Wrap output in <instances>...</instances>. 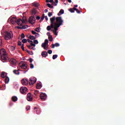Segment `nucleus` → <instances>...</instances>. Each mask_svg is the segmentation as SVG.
Returning <instances> with one entry per match:
<instances>
[{
	"instance_id": "obj_49",
	"label": "nucleus",
	"mask_w": 125,
	"mask_h": 125,
	"mask_svg": "<svg viewBox=\"0 0 125 125\" xmlns=\"http://www.w3.org/2000/svg\"><path fill=\"white\" fill-rule=\"evenodd\" d=\"M48 53L49 54H51V53H52V50H48Z\"/></svg>"
},
{
	"instance_id": "obj_51",
	"label": "nucleus",
	"mask_w": 125,
	"mask_h": 125,
	"mask_svg": "<svg viewBox=\"0 0 125 125\" xmlns=\"http://www.w3.org/2000/svg\"><path fill=\"white\" fill-rule=\"evenodd\" d=\"M30 68L31 69H34V64L32 63L30 64Z\"/></svg>"
},
{
	"instance_id": "obj_63",
	"label": "nucleus",
	"mask_w": 125,
	"mask_h": 125,
	"mask_svg": "<svg viewBox=\"0 0 125 125\" xmlns=\"http://www.w3.org/2000/svg\"><path fill=\"white\" fill-rule=\"evenodd\" d=\"M49 2H53V0H50Z\"/></svg>"
},
{
	"instance_id": "obj_32",
	"label": "nucleus",
	"mask_w": 125,
	"mask_h": 125,
	"mask_svg": "<svg viewBox=\"0 0 125 125\" xmlns=\"http://www.w3.org/2000/svg\"><path fill=\"white\" fill-rule=\"evenodd\" d=\"M74 10L76 11L77 13H78V14L81 13V11H80V10H79V9H78L76 7H74Z\"/></svg>"
},
{
	"instance_id": "obj_24",
	"label": "nucleus",
	"mask_w": 125,
	"mask_h": 125,
	"mask_svg": "<svg viewBox=\"0 0 125 125\" xmlns=\"http://www.w3.org/2000/svg\"><path fill=\"white\" fill-rule=\"evenodd\" d=\"M61 14H64V10L61 9L60 10V12L59 13H58V16H60Z\"/></svg>"
},
{
	"instance_id": "obj_1",
	"label": "nucleus",
	"mask_w": 125,
	"mask_h": 125,
	"mask_svg": "<svg viewBox=\"0 0 125 125\" xmlns=\"http://www.w3.org/2000/svg\"><path fill=\"white\" fill-rule=\"evenodd\" d=\"M50 22L51 23V26L53 27H56L57 28H59L60 26L63 25V20L61 17H55V16L53 17L50 19Z\"/></svg>"
},
{
	"instance_id": "obj_33",
	"label": "nucleus",
	"mask_w": 125,
	"mask_h": 125,
	"mask_svg": "<svg viewBox=\"0 0 125 125\" xmlns=\"http://www.w3.org/2000/svg\"><path fill=\"white\" fill-rule=\"evenodd\" d=\"M57 57H58V55H53L52 59H53V60H55V59H56V58H57Z\"/></svg>"
},
{
	"instance_id": "obj_19",
	"label": "nucleus",
	"mask_w": 125,
	"mask_h": 125,
	"mask_svg": "<svg viewBox=\"0 0 125 125\" xmlns=\"http://www.w3.org/2000/svg\"><path fill=\"white\" fill-rule=\"evenodd\" d=\"M6 73H5V72H2L1 73V78H2L3 79H5V78H6Z\"/></svg>"
},
{
	"instance_id": "obj_23",
	"label": "nucleus",
	"mask_w": 125,
	"mask_h": 125,
	"mask_svg": "<svg viewBox=\"0 0 125 125\" xmlns=\"http://www.w3.org/2000/svg\"><path fill=\"white\" fill-rule=\"evenodd\" d=\"M33 93L35 96H38V95L40 94V92L39 90H35Z\"/></svg>"
},
{
	"instance_id": "obj_18",
	"label": "nucleus",
	"mask_w": 125,
	"mask_h": 125,
	"mask_svg": "<svg viewBox=\"0 0 125 125\" xmlns=\"http://www.w3.org/2000/svg\"><path fill=\"white\" fill-rule=\"evenodd\" d=\"M42 47H43L44 49H45V50H47V49H48V46H47L44 43H42Z\"/></svg>"
},
{
	"instance_id": "obj_11",
	"label": "nucleus",
	"mask_w": 125,
	"mask_h": 125,
	"mask_svg": "<svg viewBox=\"0 0 125 125\" xmlns=\"http://www.w3.org/2000/svg\"><path fill=\"white\" fill-rule=\"evenodd\" d=\"M40 98L42 100H45V99H46V94L45 93H41L40 94Z\"/></svg>"
},
{
	"instance_id": "obj_31",
	"label": "nucleus",
	"mask_w": 125,
	"mask_h": 125,
	"mask_svg": "<svg viewBox=\"0 0 125 125\" xmlns=\"http://www.w3.org/2000/svg\"><path fill=\"white\" fill-rule=\"evenodd\" d=\"M26 52H27V53H28V54H30V55H33V54H34V53H33V51H29V50H27L26 51Z\"/></svg>"
},
{
	"instance_id": "obj_5",
	"label": "nucleus",
	"mask_w": 125,
	"mask_h": 125,
	"mask_svg": "<svg viewBox=\"0 0 125 125\" xmlns=\"http://www.w3.org/2000/svg\"><path fill=\"white\" fill-rule=\"evenodd\" d=\"M27 90H28V89H27V87L25 86L21 87L20 89V91L21 93H22V94H26V92H27Z\"/></svg>"
},
{
	"instance_id": "obj_64",
	"label": "nucleus",
	"mask_w": 125,
	"mask_h": 125,
	"mask_svg": "<svg viewBox=\"0 0 125 125\" xmlns=\"http://www.w3.org/2000/svg\"><path fill=\"white\" fill-rule=\"evenodd\" d=\"M46 2H49V0H46Z\"/></svg>"
},
{
	"instance_id": "obj_14",
	"label": "nucleus",
	"mask_w": 125,
	"mask_h": 125,
	"mask_svg": "<svg viewBox=\"0 0 125 125\" xmlns=\"http://www.w3.org/2000/svg\"><path fill=\"white\" fill-rule=\"evenodd\" d=\"M41 55L42 57H46L47 55H48V54L47 53V52L46 51H43L42 52Z\"/></svg>"
},
{
	"instance_id": "obj_40",
	"label": "nucleus",
	"mask_w": 125,
	"mask_h": 125,
	"mask_svg": "<svg viewBox=\"0 0 125 125\" xmlns=\"http://www.w3.org/2000/svg\"><path fill=\"white\" fill-rule=\"evenodd\" d=\"M44 43H45L46 45V44H48V40L47 39H45Z\"/></svg>"
},
{
	"instance_id": "obj_61",
	"label": "nucleus",
	"mask_w": 125,
	"mask_h": 125,
	"mask_svg": "<svg viewBox=\"0 0 125 125\" xmlns=\"http://www.w3.org/2000/svg\"><path fill=\"white\" fill-rule=\"evenodd\" d=\"M44 11H45V13H46V12H48V10L47 9H45Z\"/></svg>"
},
{
	"instance_id": "obj_52",
	"label": "nucleus",
	"mask_w": 125,
	"mask_h": 125,
	"mask_svg": "<svg viewBox=\"0 0 125 125\" xmlns=\"http://www.w3.org/2000/svg\"><path fill=\"white\" fill-rule=\"evenodd\" d=\"M29 60L30 63H32V62H33V59L30 58V59H29Z\"/></svg>"
},
{
	"instance_id": "obj_30",
	"label": "nucleus",
	"mask_w": 125,
	"mask_h": 125,
	"mask_svg": "<svg viewBox=\"0 0 125 125\" xmlns=\"http://www.w3.org/2000/svg\"><path fill=\"white\" fill-rule=\"evenodd\" d=\"M48 39L50 42H52V41H53V38H52V36L51 35L49 36Z\"/></svg>"
},
{
	"instance_id": "obj_41",
	"label": "nucleus",
	"mask_w": 125,
	"mask_h": 125,
	"mask_svg": "<svg viewBox=\"0 0 125 125\" xmlns=\"http://www.w3.org/2000/svg\"><path fill=\"white\" fill-rule=\"evenodd\" d=\"M34 44H38L39 43V41L37 40H35L34 41Z\"/></svg>"
},
{
	"instance_id": "obj_13",
	"label": "nucleus",
	"mask_w": 125,
	"mask_h": 125,
	"mask_svg": "<svg viewBox=\"0 0 125 125\" xmlns=\"http://www.w3.org/2000/svg\"><path fill=\"white\" fill-rule=\"evenodd\" d=\"M21 69H23V70H26V69H28V64L26 63H22L21 65Z\"/></svg>"
},
{
	"instance_id": "obj_3",
	"label": "nucleus",
	"mask_w": 125,
	"mask_h": 125,
	"mask_svg": "<svg viewBox=\"0 0 125 125\" xmlns=\"http://www.w3.org/2000/svg\"><path fill=\"white\" fill-rule=\"evenodd\" d=\"M13 37V33L11 31L8 32L6 31L5 34L4 38L6 41H9V40H11Z\"/></svg>"
},
{
	"instance_id": "obj_57",
	"label": "nucleus",
	"mask_w": 125,
	"mask_h": 125,
	"mask_svg": "<svg viewBox=\"0 0 125 125\" xmlns=\"http://www.w3.org/2000/svg\"><path fill=\"white\" fill-rule=\"evenodd\" d=\"M27 42H33V41H31V40H29V39H27Z\"/></svg>"
},
{
	"instance_id": "obj_29",
	"label": "nucleus",
	"mask_w": 125,
	"mask_h": 125,
	"mask_svg": "<svg viewBox=\"0 0 125 125\" xmlns=\"http://www.w3.org/2000/svg\"><path fill=\"white\" fill-rule=\"evenodd\" d=\"M29 39L32 41H34V40H36V37H35L34 36L30 35Z\"/></svg>"
},
{
	"instance_id": "obj_7",
	"label": "nucleus",
	"mask_w": 125,
	"mask_h": 125,
	"mask_svg": "<svg viewBox=\"0 0 125 125\" xmlns=\"http://www.w3.org/2000/svg\"><path fill=\"white\" fill-rule=\"evenodd\" d=\"M37 82V78H30L29 81H28L29 84L30 85H33L35 83Z\"/></svg>"
},
{
	"instance_id": "obj_2",
	"label": "nucleus",
	"mask_w": 125,
	"mask_h": 125,
	"mask_svg": "<svg viewBox=\"0 0 125 125\" xmlns=\"http://www.w3.org/2000/svg\"><path fill=\"white\" fill-rule=\"evenodd\" d=\"M0 57L2 60H4L6 61L7 60V54H6V51L4 49H2L0 51Z\"/></svg>"
},
{
	"instance_id": "obj_20",
	"label": "nucleus",
	"mask_w": 125,
	"mask_h": 125,
	"mask_svg": "<svg viewBox=\"0 0 125 125\" xmlns=\"http://www.w3.org/2000/svg\"><path fill=\"white\" fill-rule=\"evenodd\" d=\"M58 47V46H60V44L59 43H56L55 44H52V48H54V47Z\"/></svg>"
},
{
	"instance_id": "obj_27",
	"label": "nucleus",
	"mask_w": 125,
	"mask_h": 125,
	"mask_svg": "<svg viewBox=\"0 0 125 125\" xmlns=\"http://www.w3.org/2000/svg\"><path fill=\"white\" fill-rule=\"evenodd\" d=\"M33 6H35V7H38L39 5H40V4H39V3L38 2H34L32 3Z\"/></svg>"
},
{
	"instance_id": "obj_37",
	"label": "nucleus",
	"mask_w": 125,
	"mask_h": 125,
	"mask_svg": "<svg viewBox=\"0 0 125 125\" xmlns=\"http://www.w3.org/2000/svg\"><path fill=\"white\" fill-rule=\"evenodd\" d=\"M44 14H43L42 15V17H41V20H40V21L42 22V21L43 20V19H44Z\"/></svg>"
},
{
	"instance_id": "obj_6",
	"label": "nucleus",
	"mask_w": 125,
	"mask_h": 125,
	"mask_svg": "<svg viewBox=\"0 0 125 125\" xmlns=\"http://www.w3.org/2000/svg\"><path fill=\"white\" fill-rule=\"evenodd\" d=\"M9 22H10L11 24H14L17 22V19L15 17H13L11 19L9 18L8 19Z\"/></svg>"
},
{
	"instance_id": "obj_38",
	"label": "nucleus",
	"mask_w": 125,
	"mask_h": 125,
	"mask_svg": "<svg viewBox=\"0 0 125 125\" xmlns=\"http://www.w3.org/2000/svg\"><path fill=\"white\" fill-rule=\"evenodd\" d=\"M35 31H36V32H37L38 33H40V27H37L35 28Z\"/></svg>"
},
{
	"instance_id": "obj_60",
	"label": "nucleus",
	"mask_w": 125,
	"mask_h": 125,
	"mask_svg": "<svg viewBox=\"0 0 125 125\" xmlns=\"http://www.w3.org/2000/svg\"><path fill=\"white\" fill-rule=\"evenodd\" d=\"M47 36H50V32L47 33Z\"/></svg>"
},
{
	"instance_id": "obj_17",
	"label": "nucleus",
	"mask_w": 125,
	"mask_h": 125,
	"mask_svg": "<svg viewBox=\"0 0 125 125\" xmlns=\"http://www.w3.org/2000/svg\"><path fill=\"white\" fill-rule=\"evenodd\" d=\"M50 23H51L50 25H48L47 27V31H50L51 30V29H54L55 28V26L54 25V27H52V25H51V22H50Z\"/></svg>"
},
{
	"instance_id": "obj_43",
	"label": "nucleus",
	"mask_w": 125,
	"mask_h": 125,
	"mask_svg": "<svg viewBox=\"0 0 125 125\" xmlns=\"http://www.w3.org/2000/svg\"><path fill=\"white\" fill-rule=\"evenodd\" d=\"M48 16H49V17H51V16H52V12H49L48 13Z\"/></svg>"
},
{
	"instance_id": "obj_56",
	"label": "nucleus",
	"mask_w": 125,
	"mask_h": 125,
	"mask_svg": "<svg viewBox=\"0 0 125 125\" xmlns=\"http://www.w3.org/2000/svg\"><path fill=\"white\" fill-rule=\"evenodd\" d=\"M18 44V45H21V44H22V42H19Z\"/></svg>"
},
{
	"instance_id": "obj_15",
	"label": "nucleus",
	"mask_w": 125,
	"mask_h": 125,
	"mask_svg": "<svg viewBox=\"0 0 125 125\" xmlns=\"http://www.w3.org/2000/svg\"><path fill=\"white\" fill-rule=\"evenodd\" d=\"M10 61H11V64H12L13 65H14V66H15V65H16V63H17V61H16V60L14 59H12L10 60Z\"/></svg>"
},
{
	"instance_id": "obj_48",
	"label": "nucleus",
	"mask_w": 125,
	"mask_h": 125,
	"mask_svg": "<svg viewBox=\"0 0 125 125\" xmlns=\"http://www.w3.org/2000/svg\"><path fill=\"white\" fill-rule=\"evenodd\" d=\"M11 49L12 51H13L14 50H15V47L14 46H11Z\"/></svg>"
},
{
	"instance_id": "obj_12",
	"label": "nucleus",
	"mask_w": 125,
	"mask_h": 125,
	"mask_svg": "<svg viewBox=\"0 0 125 125\" xmlns=\"http://www.w3.org/2000/svg\"><path fill=\"white\" fill-rule=\"evenodd\" d=\"M34 110L35 112H36V114H37V115H40V114H41V109L39 108L35 107Z\"/></svg>"
},
{
	"instance_id": "obj_21",
	"label": "nucleus",
	"mask_w": 125,
	"mask_h": 125,
	"mask_svg": "<svg viewBox=\"0 0 125 125\" xmlns=\"http://www.w3.org/2000/svg\"><path fill=\"white\" fill-rule=\"evenodd\" d=\"M42 86V84H41L40 83H37L36 84V88L37 89H41Z\"/></svg>"
},
{
	"instance_id": "obj_9",
	"label": "nucleus",
	"mask_w": 125,
	"mask_h": 125,
	"mask_svg": "<svg viewBox=\"0 0 125 125\" xmlns=\"http://www.w3.org/2000/svg\"><path fill=\"white\" fill-rule=\"evenodd\" d=\"M27 100L29 102L33 101V97L30 93H28L27 95Z\"/></svg>"
},
{
	"instance_id": "obj_58",
	"label": "nucleus",
	"mask_w": 125,
	"mask_h": 125,
	"mask_svg": "<svg viewBox=\"0 0 125 125\" xmlns=\"http://www.w3.org/2000/svg\"><path fill=\"white\" fill-rule=\"evenodd\" d=\"M45 20H46V21H47V20H48V18H47V16H45Z\"/></svg>"
},
{
	"instance_id": "obj_59",
	"label": "nucleus",
	"mask_w": 125,
	"mask_h": 125,
	"mask_svg": "<svg viewBox=\"0 0 125 125\" xmlns=\"http://www.w3.org/2000/svg\"><path fill=\"white\" fill-rule=\"evenodd\" d=\"M27 47H28V48H29V49H31V45H28V46H27Z\"/></svg>"
},
{
	"instance_id": "obj_54",
	"label": "nucleus",
	"mask_w": 125,
	"mask_h": 125,
	"mask_svg": "<svg viewBox=\"0 0 125 125\" xmlns=\"http://www.w3.org/2000/svg\"><path fill=\"white\" fill-rule=\"evenodd\" d=\"M37 20H40L41 19V17L40 16L36 17Z\"/></svg>"
},
{
	"instance_id": "obj_25",
	"label": "nucleus",
	"mask_w": 125,
	"mask_h": 125,
	"mask_svg": "<svg viewBox=\"0 0 125 125\" xmlns=\"http://www.w3.org/2000/svg\"><path fill=\"white\" fill-rule=\"evenodd\" d=\"M13 73L15 75H20V72H19V71L18 70H13Z\"/></svg>"
},
{
	"instance_id": "obj_44",
	"label": "nucleus",
	"mask_w": 125,
	"mask_h": 125,
	"mask_svg": "<svg viewBox=\"0 0 125 125\" xmlns=\"http://www.w3.org/2000/svg\"><path fill=\"white\" fill-rule=\"evenodd\" d=\"M21 48L22 50H23V51H25V48H24V44H23L21 45Z\"/></svg>"
},
{
	"instance_id": "obj_62",
	"label": "nucleus",
	"mask_w": 125,
	"mask_h": 125,
	"mask_svg": "<svg viewBox=\"0 0 125 125\" xmlns=\"http://www.w3.org/2000/svg\"><path fill=\"white\" fill-rule=\"evenodd\" d=\"M67 1H68V2H69V3L72 2V0H67Z\"/></svg>"
},
{
	"instance_id": "obj_35",
	"label": "nucleus",
	"mask_w": 125,
	"mask_h": 125,
	"mask_svg": "<svg viewBox=\"0 0 125 125\" xmlns=\"http://www.w3.org/2000/svg\"><path fill=\"white\" fill-rule=\"evenodd\" d=\"M31 33L33 35H38V36L40 35L39 33H37V32H35L34 31L32 30Z\"/></svg>"
},
{
	"instance_id": "obj_4",
	"label": "nucleus",
	"mask_w": 125,
	"mask_h": 125,
	"mask_svg": "<svg viewBox=\"0 0 125 125\" xmlns=\"http://www.w3.org/2000/svg\"><path fill=\"white\" fill-rule=\"evenodd\" d=\"M28 22L32 25L35 24V23H36V18H35V16H32L29 17Z\"/></svg>"
},
{
	"instance_id": "obj_42",
	"label": "nucleus",
	"mask_w": 125,
	"mask_h": 125,
	"mask_svg": "<svg viewBox=\"0 0 125 125\" xmlns=\"http://www.w3.org/2000/svg\"><path fill=\"white\" fill-rule=\"evenodd\" d=\"M23 29H27L28 28V25H23L22 26Z\"/></svg>"
},
{
	"instance_id": "obj_50",
	"label": "nucleus",
	"mask_w": 125,
	"mask_h": 125,
	"mask_svg": "<svg viewBox=\"0 0 125 125\" xmlns=\"http://www.w3.org/2000/svg\"><path fill=\"white\" fill-rule=\"evenodd\" d=\"M28 70H29V68H27L26 70H22V71L23 73H24V74H25V73H26V72H28Z\"/></svg>"
},
{
	"instance_id": "obj_8",
	"label": "nucleus",
	"mask_w": 125,
	"mask_h": 125,
	"mask_svg": "<svg viewBox=\"0 0 125 125\" xmlns=\"http://www.w3.org/2000/svg\"><path fill=\"white\" fill-rule=\"evenodd\" d=\"M24 22L25 21H24V20H21V19H19L17 20V24L19 26H22L23 24H24Z\"/></svg>"
},
{
	"instance_id": "obj_26",
	"label": "nucleus",
	"mask_w": 125,
	"mask_h": 125,
	"mask_svg": "<svg viewBox=\"0 0 125 125\" xmlns=\"http://www.w3.org/2000/svg\"><path fill=\"white\" fill-rule=\"evenodd\" d=\"M37 14V9L36 8H34L32 11V15H35V14Z\"/></svg>"
},
{
	"instance_id": "obj_28",
	"label": "nucleus",
	"mask_w": 125,
	"mask_h": 125,
	"mask_svg": "<svg viewBox=\"0 0 125 125\" xmlns=\"http://www.w3.org/2000/svg\"><path fill=\"white\" fill-rule=\"evenodd\" d=\"M5 83H8L9 82V78H8V77H6L5 78Z\"/></svg>"
},
{
	"instance_id": "obj_22",
	"label": "nucleus",
	"mask_w": 125,
	"mask_h": 125,
	"mask_svg": "<svg viewBox=\"0 0 125 125\" xmlns=\"http://www.w3.org/2000/svg\"><path fill=\"white\" fill-rule=\"evenodd\" d=\"M12 100L13 102H16V101L18 100V98H17V97L14 96L12 97Z\"/></svg>"
},
{
	"instance_id": "obj_10",
	"label": "nucleus",
	"mask_w": 125,
	"mask_h": 125,
	"mask_svg": "<svg viewBox=\"0 0 125 125\" xmlns=\"http://www.w3.org/2000/svg\"><path fill=\"white\" fill-rule=\"evenodd\" d=\"M21 83L23 85H27L29 83V81L27 79H23L21 80Z\"/></svg>"
},
{
	"instance_id": "obj_39",
	"label": "nucleus",
	"mask_w": 125,
	"mask_h": 125,
	"mask_svg": "<svg viewBox=\"0 0 125 125\" xmlns=\"http://www.w3.org/2000/svg\"><path fill=\"white\" fill-rule=\"evenodd\" d=\"M22 42H23V43H26V42H27V39H23L22 40Z\"/></svg>"
},
{
	"instance_id": "obj_34",
	"label": "nucleus",
	"mask_w": 125,
	"mask_h": 125,
	"mask_svg": "<svg viewBox=\"0 0 125 125\" xmlns=\"http://www.w3.org/2000/svg\"><path fill=\"white\" fill-rule=\"evenodd\" d=\"M69 11L71 12V13H74V12H75V9H74V7L73 8H70Z\"/></svg>"
},
{
	"instance_id": "obj_55",
	"label": "nucleus",
	"mask_w": 125,
	"mask_h": 125,
	"mask_svg": "<svg viewBox=\"0 0 125 125\" xmlns=\"http://www.w3.org/2000/svg\"><path fill=\"white\" fill-rule=\"evenodd\" d=\"M17 29H22V26H17Z\"/></svg>"
},
{
	"instance_id": "obj_53",
	"label": "nucleus",
	"mask_w": 125,
	"mask_h": 125,
	"mask_svg": "<svg viewBox=\"0 0 125 125\" xmlns=\"http://www.w3.org/2000/svg\"><path fill=\"white\" fill-rule=\"evenodd\" d=\"M26 111H29L30 110V106H27L26 108Z\"/></svg>"
},
{
	"instance_id": "obj_16",
	"label": "nucleus",
	"mask_w": 125,
	"mask_h": 125,
	"mask_svg": "<svg viewBox=\"0 0 125 125\" xmlns=\"http://www.w3.org/2000/svg\"><path fill=\"white\" fill-rule=\"evenodd\" d=\"M58 28L59 27H55L54 30H52L55 36H57V31H58Z\"/></svg>"
},
{
	"instance_id": "obj_46",
	"label": "nucleus",
	"mask_w": 125,
	"mask_h": 125,
	"mask_svg": "<svg viewBox=\"0 0 125 125\" xmlns=\"http://www.w3.org/2000/svg\"><path fill=\"white\" fill-rule=\"evenodd\" d=\"M1 44H2V39L1 37H0V45H1Z\"/></svg>"
},
{
	"instance_id": "obj_47",
	"label": "nucleus",
	"mask_w": 125,
	"mask_h": 125,
	"mask_svg": "<svg viewBox=\"0 0 125 125\" xmlns=\"http://www.w3.org/2000/svg\"><path fill=\"white\" fill-rule=\"evenodd\" d=\"M30 45H31V46H36V44L33 43V42H30Z\"/></svg>"
},
{
	"instance_id": "obj_45",
	"label": "nucleus",
	"mask_w": 125,
	"mask_h": 125,
	"mask_svg": "<svg viewBox=\"0 0 125 125\" xmlns=\"http://www.w3.org/2000/svg\"><path fill=\"white\" fill-rule=\"evenodd\" d=\"M21 39H24V38H25V34H24V33L21 34Z\"/></svg>"
},
{
	"instance_id": "obj_36",
	"label": "nucleus",
	"mask_w": 125,
	"mask_h": 125,
	"mask_svg": "<svg viewBox=\"0 0 125 125\" xmlns=\"http://www.w3.org/2000/svg\"><path fill=\"white\" fill-rule=\"evenodd\" d=\"M47 5L49 8H53V6L51 5L50 3H47Z\"/></svg>"
}]
</instances>
